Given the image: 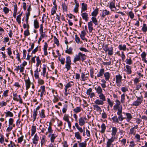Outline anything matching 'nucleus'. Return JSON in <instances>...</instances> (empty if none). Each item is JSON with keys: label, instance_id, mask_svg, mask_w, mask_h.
I'll return each mask as SVG.
<instances>
[{"label": "nucleus", "instance_id": "nucleus-34", "mask_svg": "<svg viewBox=\"0 0 147 147\" xmlns=\"http://www.w3.org/2000/svg\"><path fill=\"white\" fill-rule=\"evenodd\" d=\"M100 99L102 100L103 102L106 100V98L105 96L102 93L99 94V96Z\"/></svg>", "mask_w": 147, "mask_h": 147}, {"label": "nucleus", "instance_id": "nucleus-59", "mask_svg": "<svg viewBox=\"0 0 147 147\" xmlns=\"http://www.w3.org/2000/svg\"><path fill=\"white\" fill-rule=\"evenodd\" d=\"M73 82H70L68 83L65 86V88H69L71 87L72 85L71 84V83H73Z\"/></svg>", "mask_w": 147, "mask_h": 147}, {"label": "nucleus", "instance_id": "nucleus-11", "mask_svg": "<svg viewBox=\"0 0 147 147\" xmlns=\"http://www.w3.org/2000/svg\"><path fill=\"white\" fill-rule=\"evenodd\" d=\"M81 16L83 19L85 20L86 22L88 21L89 19L88 14L86 13H83L81 14Z\"/></svg>", "mask_w": 147, "mask_h": 147}, {"label": "nucleus", "instance_id": "nucleus-41", "mask_svg": "<svg viewBox=\"0 0 147 147\" xmlns=\"http://www.w3.org/2000/svg\"><path fill=\"white\" fill-rule=\"evenodd\" d=\"M81 111V108L80 107H77L73 109V111L76 113L80 112Z\"/></svg>", "mask_w": 147, "mask_h": 147}, {"label": "nucleus", "instance_id": "nucleus-33", "mask_svg": "<svg viewBox=\"0 0 147 147\" xmlns=\"http://www.w3.org/2000/svg\"><path fill=\"white\" fill-rule=\"evenodd\" d=\"M34 24L35 28L37 29L39 27V23L37 20H35L34 21Z\"/></svg>", "mask_w": 147, "mask_h": 147}, {"label": "nucleus", "instance_id": "nucleus-2", "mask_svg": "<svg viewBox=\"0 0 147 147\" xmlns=\"http://www.w3.org/2000/svg\"><path fill=\"white\" fill-rule=\"evenodd\" d=\"M122 76L120 74L117 75L116 76V82L117 85L119 87H120L122 84Z\"/></svg>", "mask_w": 147, "mask_h": 147}, {"label": "nucleus", "instance_id": "nucleus-10", "mask_svg": "<svg viewBox=\"0 0 147 147\" xmlns=\"http://www.w3.org/2000/svg\"><path fill=\"white\" fill-rule=\"evenodd\" d=\"M32 140L33 143L35 145L37 144L39 140V137L36 134L35 135L33 138L32 139Z\"/></svg>", "mask_w": 147, "mask_h": 147}, {"label": "nucleus", "instance_id": "nucleus-58", "mask_svg": "<svg viewBox=\"0 0 147 147\" xmlns=\"http://www.w3.org/2000/svg\"><path fill=\"white\" fill-rule=\"evenodd\" d=\"M59 61H60L61 63L63 65L65 63V59L64 58H61V59L60 58V57L59 56Z\"/></svg>", "mask_w": 147, "mask_h": 147}, {"label": "nucleus", "instance_id": "nucleus-55", "mask_svg": "<svg viewBox=\"0 0 147 147\" xmlns=\"http://www.w3.org/2000/svg\"><path fill=\"white\" fill-rule=\"evenodd\" d=\"M71 64L66 63L65 66V68L67 69V71H68L70 69L71 67L70 65Z\"/></svg>", "mask_w": 147, "mask_h": 147}, {"label": "nucleus", "instance_id": "nucleus-24", "mask_svg": "<svg viewBox=\"0 0 147 147\" xmlns=\"http://www.w3.org/2000/svg\"><path fill=\"white\" fill-rule=\"evenodd\" d=\"M95 103L97 105H103L104 103L102 100L100 99H97L94 101Z\"/></svg>", "mask_w": 147, "mask_h": 147}, {"label": "nucleus", "instance_id": "nucleus-37", "mask_svg": "<svg viewBox=\"0 0 147 147\" xmlns=\"http://www.w3.org/2000/svg\"><path fill=\"white\" fill-rule=\"evenodd\" d=\"M5 113L6 114L5 116L6 117H13V113L9 111H8L7 112Z\"/></svg>", "mask_w": 147, "mask_h": 147}, {"label": "nucleus", "instance_id": "nucleus-36", "mask_svg": "<svg viewBox=\"0 0 147 147\" xmlns=\"http://www.w3.org/2000/svg\"><path fill=\"white\" fill-rule=\"evenodd\" d=\"M87 144L86 141H84L83 142L79 143L78 146L79 147H86Z\"/></svg>", "mask_w": 147, "mask_h": 147}, {"label": "nucleus", "instance_id": "nucleus-13", "mask_svg": "<svg viewBox=\"0 0 147 147\" xmlns=\"http://www.w3.org/2000/svg\"><path fill=\"white\" fill-rule=\"evenodd\" d=\"M48 47V45L47 42H45V44L44 46L43 51H44V55L46 56L48 54L47 52V48Z\"/></svg>", "mask_w": 147, "mask_h": 147}, {"label": "nucleus", "instance_id": "nucleus-7", "mask_svg": "<svg viewBox=\"0 0 147 147\" xmlns=\"http://www.w3.org/2000/svg\"><path fill=\"white\" fill-rule=\"evenodd\" d=\"M115 102H116V104L113 107V109L114 110H117V111H118V109H119L121 108L122 109V107L121 106V107H119V105H120L121 103L120 101L118 100H116Z\"/></svg>", "mask_w": 147, "mask_h": 147}, {"label": "nucleus", "instance_id": "nucleus-43", "mask_svg": "<svg viewBox=\"0 0 147 147\" xmlns=\"http://www.w3.org/2000/svg\"><path fill=\"white\" fill-rule=\"evenodd\" d=\"M7 53L10 56V57L12 59H13V57L12 56H11L10 55L12 54V52L11 50V48L10 47H9L7 48Z\"/></svg>", "mask_w": 147, "mask_h": 147}, {"label": "nucleus", "instance_id": "nucleus-20", "mask_svg": "<svg viewBox=\"0 0 147 147\" xmlns=\"http://www.w3.org/2000/svg\"><path fill=\"white\" fill-rule=\"evenodd\" d=\"M39 115L42 118H45L46 117V115H45V110L44 109L42 110L41 111L39 112Z\"/></svg>", "mask_w": 147, "mask_h": 147}, {"label": "nucleus", "instance_id": "nucleus-48", "mask_svg": "<svg viewBox=\"0 0 147 147\" xmlns=\"http://www.w3.org/2000/svg\"><path fill=\"white\" fill-rule=\"evenodd\" d=\"M109 8L111 9H112L113 8H114L115 9H116V8L115 6L114 2L112 1L110 3L109 5Z\"/></svg>", "mask_w": 147, "mask_h": 147}, {"label": "nucleus", "instance_id": "nucleus-40", "mask_svg": "<svg viewBox=\"0 0 147 147\" xmlns=\"http://www.w3.org/2000/svg\"><path fill=\"white\" fill-rule=\"evenodd\" d=\"M34 76L36 79L39 78V73L38 72V68L36 69V71H34Z\"/></svg>", "mask_w": 147, "mask_h": 147}, {"label": "nucleus", "instance_id": "nucleus-16", "mask_svg": "<svg viewBox=\"0 0 147 147\" xmlns=\"http://www.w3.org/2000/svg\"><path fill=\"white\" fill-rule=\"evenodd\" d=\"M95 90H96V92L98 94L102 93V88L100 86L95 87Z\"/></svg>", "mask_w": 147, "mask_h": 147}, {"label": "nucleus", "instance_id": "nucleus-38", "mask_svg": "<svg viewBox=\"0 0 147 147\" xmlns=\"http://www.w3.org/2000/svg\"><path fill=\"white\" fill-rule=\"evenodd\" d=\"M68 46H67V50L65 51V52L66 53L70 54H72V49L71 47H69V49H68Z\"/></svg>", "mask_w": 147, "mask_h": 147}, {"label": "nucleus", "instance_id": "nucleus-17", "mask_svg": "<svg viewBox=\"0 0 147 147\" xmlns=\"http://www.w3.org/2000/svg\"><path fill=\"white\" fill-rule=\"evenodd\" d=\"M99 9L98 8L95 9L92 13L91 15L93 17H96L98 14Z\"/></svg>", "mask_w": 147, "mask_h": 147}, {"label": "nucleus", "instance_id": "nucleus-53", "mask_svg": "<svg viewBox=\"0 0 147 147\" xmlns=\"http://www.w3.org/2000/svg\"><path fill=\"white\" fill-rule=\"evenodd\" d=\"M45 32H43V30L40 32V33L41 38H44L46 36Z\"/></svg>", "mask_w": 147, "mask_h": 147}, {"label": "nucleus", "instance_id": "nucleus-49", "mask_svg": "<svg viewBox=\"0 0 147 147\" xmlns=\"http://www.w3.org/2000/svg\"><path fill=\"white\" fill-rule=\"evenodd\" d=\"M112 119L113 121L117 123H119V119L117 116H115L112 118Z\"/></svg>", "mask_w": 147, "mask_h": 147}, {"label": "nucleus", "instance_id": "nucleus-57", "mask_svg": "<svg viewBox=\"0 0 147 147\" xmlns=\"http://www.w3.org/2000/svg\"><path fill=\"white\" fill-rule=\"evenodd\" d=\"M54 42L55 44H56L57 46H58L59 45V41L58 39L55 36H54Z\"/></svg>", "mask_w": 147, "mask_h": 147}, {"label": "nucleus", "instance_id": "nucleus-51", "mask_svg": "<svg viewBox=\"0 0 147 147\" xmlns=\"http://www.w3.org/2000/svg\"><path fill=\"white\" fill-rule=\"evenodd\" d=\"M66 63L71 64V58L69 56L67 57L66 61Z\"/></svg>", "mask_w": 147, "mask_h": 147}, {"label": "nucleus", "instance_id": "nucleus-30", "mask_svg": "<svg viewBox=\"0 0 147 147\" xmlns=\"http://www.w3.org/2000/svg\"><path fill=\"white\" fill-rule=\"evenodd\" d=\"M62 6L63 12L67 11V5L65 3H62Z\"/></svg>", "mask_w": 147, "mask_h": 147}, {"label": "nucleus", "instance_id": "nucleus-21", "mask_svg": "<svg viewBox=\"0 0 147 147\" xmlns=\"http://www.w3.org/2000/svg\"><path fill=\"white\" fill-rule=\"evenodd\" d=\"M105 72V69L103 68L101 69L99 72V74H97V77H100L102 76Z\"/></svg>", "mask_w": 147, "mask_h": 147}, {"label": "nucleus", "instance_id": "nucleus-29", "mask_svg": "<svg viewBox=\"0 0 147 147\" xmlns=\"http://www.w3.org/2000/svg\"><path fill=\"white\" fill-rule=\"evenodd\" d=\"M104 75L105 80L107 81L108 80L110 77V73L108 72H106L104 73Z\"/></svg>", "mask_w": 147, "mask_h": 147}, {"label": "nucleus", "instance_id": "nucleus-31", "mask_svg": "<svg viewBox=\"0 0 147 147\" xmlns=\"http://www.w3.org/2000/svg\"><path fill=\"white\" fill-rule=\"evenodd\" d=\"M125 67L127 69L126 71L127 74H131V67L128 65H126Z\"/></svg>", "mask_w": 147, "mask_h": 147}, {"label": "nucleus", "instance_id": "nucleus-12", "mask_svg": "<svg viewBox=\"0 0 147 147\" xmlns=\"http://www.w3.org/2000/svg\"><path fill=\"white\" fill-rule=\"evenodd\" d=\"M110 14V12L107 9H105L102 10V13L101 17L102 18H104L106 15H108Z\"/></svg>", "mask_w": 147, "mask_h": 147}, {"label": "nucleus", "instance_id": "nucleus-39", "mask_svg": "<svg viewBox=\"0 0 147 147\" xmlns=\"http://www.w3.org/2000/svg\"><path fill=\"white\" fill-rule=\"evenodd\" d=\"M22 12H21L18 16H17L16 20L19 24L21 23V17L22 15Z\"/></svg>", "mask_w": 147, "mask_h": 147}, {"label": "nucleus", "instance_id": "nucleus-44", "mask_svg": "<svg viewBox=\"0 0 147 147\" xmlns=\"http://www.w3.org/2000/svg\"><path fill=\"white\" fill-rule=\"evenodd\" d=\"M129 59H126L125 62L127 64L130 65L132 64V61L130 57H129Z\"/></svg>", "mask_w": 147, "mask_h": 147}, {"label": "nucleus", "instance_id": "nucleus-8", "mask_svg": "<svg viewBox=\"0 0 147 147\" xmlns=\"http://www.w3.org/2000/svg\"><path fill=\"white\" fill-rule=\"evenodd\" d=\"M25 81L26 85V90H27L30 88V84H33V83L31 82L29 77L27 80H25Z\"/></svg>", "mask_w": 147, "mask_h": 147}, {"label": "nucleus", "instance_id": "nucleus-35", "mask_svg": "<svg viewBox=\"0 0 147 147\" xmlns=\"http://www.w3.org/2000/svg\"><path fill=\"white\" fill-rule=\"evenodd\" d=\"M91 19L92 22H93L95 25L98 24V21L95 17H92Z\"/></svg>", "mask_w": 147, "mask_h": 147}, {"label": "nucleus", "instance_id": "nucleus-60", "mask_svg": "<svg viewBox=\"0 0 147 147\" xmlns=\"http://www.w3.org/2000/svg\"><path fill=\"white\" fill-rule=\"evenodd\" d=\"M24 34L25 36L26 37L30 35V33L28 30L27 29L26 30L24 31Z\"/></svg>", "mask_w": 147, "mask_h": 147}, {"label": "nucleus", "instance_id": "nucleus-50", "mask_svg": "<svg viewBox=\"0 0 147 147\" xmlns=\"http://www.w3.org/2000/svg\"><path fill=\"white\" fill-rule=\"evenodd\" d=\"M108 45H105L103 46L102 48L104 51L107 52L109 50V48L108 47Z\"/></svg>", "mask_w": 147, "mask_h": 147}, {"label": "nucleus", "instance_id": "nucleus-45", "mask_svg": "<svg viewBox=\"0 0 147 147\" xmlns=\"http://www.w3.org/2000/svg\"><path fill=\"white\" fill-rule=\"evenodd\" d=\"M37 113L38 111H36L35 110H33V118H34V120L33 121V122L36 119Z\"/></svg>", "mask_w": 147, "mask_h": 147}, {"label": "nucleus", "instance_id": "nucleus-63", "mask_svg": "<svg viewBox=\"0 0 147 147\" xmlns=\"http://www.w3.org/2000/svg\"><path fill=\"white\" fill-rule=\"evenodd\" d=\"M40 89L41 91V93H45V86H41Z\"/></svg>", "mask_w": 147, "mask_h": 147}, {"label": "nucleus", "instance_id": "nucleus-27", "mask_svg": "<svg viewBox=\"0 0 147 147\" xmlns=\"http://www.w3.org/2000/svg\"><path fill=\"white\" fill-rule=\"evenodd\" d=\"M75 40L76 42L78 44H82V41H80V38L78 36L77 34L75 36Z\"/></svg>", "mask_w": 147, "mask_h": 147}, {"label": "nucleus", "instance_id": "nucleus-62", "mask_svg": "<svg viewBox=\"0 0 147 147\" xmlns=\"http://www.w3.org/2000/svg\"><path fill=\"white\" fill-rule=\"evenodd\" d=\"M136 145L134 141L132 140L130 142L129 146L130 147H134Z\"/></svg>", "mask_w": 147, "mask_h": 147}, {"label": "nucleus", "instance_id": "nucleus-64", "mask_svg": "<svg viewBox=\"0 0 147 147\" xmlns=\"http://www.w3.org/2000/svg\"><path fill=\"white\" fill-rule=\"evenodd\" d=\"M3 11L5 14H7L9 12V9L8 8L6 7H5L3 8Z\"/></svg>", "mask_w": 147, "mask_h": 147}, {"label": "nucleus", "instance_id": "nucleus-42", "mask_svg": "<svg viewBox=\"0 0 147 147\" xmlns=\"http://www.w3.org/2000/svg\"><path fill=\"white\" fill-rule=\"evenodd\" d=\"M113 49L112 47H111L110 48L109 50H108V54L109 55H112L113 54Z\"/></svg>", "mask_w": 147, "mask_h": 147}, {"label": "nucleus", "instance_id": "nucleus-4", "mask_svg": "<svg viewBox=\"0 0 147 147\" xmlns=\"http://www.w3.org/2000/svg\"><path fill=\"white\" fill-rule=\"evenodd\" d=\"M14 122V119L12 118H10L9 119V126L7 128L6 130L7 132L10 131L13 128L12 125Z\"/></svg>", "mask_w": 147, "mask_h": 147}, {"label": "nucleus", "instance_id": "nucleus-3", "mask_svg": "<svg viewBox=\"0 0 147 147\" xmlns=\"http://www.w3.org/2000/svg\"><path fill=\"white\" fill-rule=\"evenodd\" d=\"M115 139V138L114 137H112L111 138L108 139V141L107 142V146L106 147H113V145L112 144Z\"/></svg>", "mask_w": 147, "mask_h": 147}, {"label": "nucleus", "instance_id": "nucleus-23", "mask_svg": "<svg viewBox=\"0 0 147 147\" xmlns=\"http://www.w3.org/2000/svg\"><path fill=\"white\" fill-rule=\"evenodd\" d=\"M118 48L120 50H123L125 51L126 49V46L125 45H119L118 47Z\"/></svg>", "mask_w": 147, "mask_h": 147}, {"label": "nucleus", "instance_id": "nucleus-1", "mask_svg": "<svg viewBox=\"0 0 147 147\" xmlns=\"http://www.w3.org/2000/svg\"><path fill=\"white\" fill-rule=\"evenodd\" d=\"M86 55L85 54H83L81 52H79L78 55H77L75 57L73 62L76 63L77 61L81 60L82 62L86 59Z\"/></svg>", "mask_w": 147, "mask_h": 147}, {"label": "nucleus", "instance_id": "nucleus-26", "mask_svg": "<svg viewBox=\"0 0 147 147\" xmlns=\"http://www.w3.org/2000/svg\"><path fill=\"white\" fill-rule=\"evenodd\" d=\"M94 109L95 110L97 111H102L100 107L98 105H93Z\"/></svg>", "mask_w": 147, "mask_h": 147}, {"label": "nucleus", "instance_id": "nucleus-28", "mask_svg": "<svg viewBox=\"0 0 147 147\" xmlns=\"http://www.w3.org/2000/svg\"><path fill=\"white\" fill-rule=\"evenodd\" d=\"M125 115L127 116V121H129L132 118L131 114L129 113H125Z\"/></svg>", "mask_w": 147, "mask_h": 147}, {"label": "nucleus", "instance_id": "nucleus-25", "mask_svg": "<svg viewBox=\"0 0 147 147\" xmlns=\"http://www.w3.org/2000/svg\"><path fill=\"white\" fill-rule=\"evenodd\" d=\"M31 134L32 136H33L34 134L36 131V127L35 126L33 125L31 129Z\"/></svg>", "mask_w": 147, "mask_h": 147}, {"label": "nucleus", "instance_id": "nucleus-32", "mask_svg": "<svg viewBox=\"0 0 147 147\" xmlns=\"http://www.w3.org/2000/svg\"><path fill=\"white\" fill-rule=\"evenodd\" d=\"M101 130L100 131V132L102 133H103L105 131L106 127L105 124L102 123L101 126Z\"/></svg>", "mask_w": 147, "mask_h": 147}, {"label": "nucleus", "instance_id": "nucleus-54", "mask_svg": "<svg viewBox=\"0 0 147 147\" xmlns=\"http://www.w3.org/2000/svg\"><path fill=\"white\" fill-rule=\"evenodd\" d=\"M121 138H120L119 139V141L121 142V143H122L124 146H125L126 142V139H123L121 140Z\"/></svg>", "mask_w": 147, "mask_h": 147}, {"label": "nucleus", "instance_id": "nucleus-52", "mask_svg": "<svg viewBox=\"0 0 147 147\" xmlns=\"http://www.w3.org/2000/svg\"><path fill=\"white\" fill-rule=\"evenodd\" d=\"M56 138V136L54 134H52L51 138V141L52 143H53L54 141V140Z\"/></svg>", "mask_w": 147, "mask_h": 147}, {"label": "nucleus", "instance_id": "nucleus-47", "mask_svg": "<svg viewBox=\"0 0 147 147\" xmlns=\"http://www.w3.org/2000/svg\"><path fill=\"white\" fill-rule=\"evenodd\" d=\"M142 30L144 32H146L147 31V25L146 24H143Z\"/></svg>", "mask_w": 147, "mask_h": 147}, {"label": "nucleus", "instance_id": "nucleus-46", "mask_svg": "<svg viewBox=\"0 0 147 147\" xmlns=\"http://www.w3.org/2000/svg\"><path fill=\"white\" fill-rule=\"evenodd\" d=\"M57 10V7H53L51 10V14L52 15H53L55 13L56 11Z\"/></svg>", "mask_w": 147, "mask_h": 147}, {"label": "nucleus", "instance_id": "nucleus-18", "mask_svg": "<svg viewBox=\"0 0 147 147\" xmlns=\"http://www.w3.org/2000/svg\"><path fill=\"white\" fill-rule=\"evenodd\" d=\"M117 132V128L115 127H112L111 135L113 137V136H114L116 135Z\"/></svg>", "mask_w": 147, "mask_h": 147}, {"label": "nucleus", "instance_id": "nucleus-61", "mask_svg": "<svg viewBox=\"0 0 147 147\" xmlns=\"http://www.w3.org/2000/svg\"><path fill=\"white\" fill-rule=\"evenodd\" d=\"M23 138L24 136L23 135L19 138L18 139V142L21 143L23 140Z\"/></svg>", "mask_w": 147, "mask_h": 147}, {"label": "nucleus", "instance_id": "nucleus-15", "mask_svg": "<svg viewBox=\"0 0 147 147\" xmlns=\"http://www.w3.org/2000/svg\"><path fill=\"white\" fill-rule=\"evenodd\" d=\"M92 26L93 24L92 21H90L88 23V28L90 32H91L93 30V28Z\"/></svg>", "mask_w": 147, "mask_h": 147}, {"label": "nucleus", "instance_id": "nucleus-5", "mask_svg": "<svg viewBox=\"0 0 147 147\" xmlns=\"http://www.w3.org/2000/svg\"><path fill=\"white\" fill-rule=\"evenodd\" d=\"M87 118L85 117H81L79 119V125L81 126L84 125L85 123Z\"/></svg>", "mask_w": 147, "mask_h": 147}, {"label": "nucleus", "instance_id": "nucleus-19", "mask_svg": "<svg viewBox=\"0 0 147 147\" xmlns=\"http://www.w3.org/2000/svg\"><path fill=\"white\" fill-rule=\"evenodd\" d=\"M87 5L84 3H82V11H82H84L87 10Z\"/></svg>", "mask_w": 147, "mask_h": 147}, {"label": "nucleus", "instance_id": "nucleus-56", "mask_svg": "<svg viewBox=\"0 0 147 147\" xmlns=\"http://www.w3.org/2000/svg\"><path fill=\"white\" fill-rule=\"evenodd\" d=\"M107 102L111 107H112L113 104V102H112L109 98H107Z\"/></svg>", "mask_w": 147, "mask_h": 147}, {"label": "nucleus", "instance_id": "nucleus-14", "mask_svg": "<svg viewBox=\"0 0 147 147\" xmlns=\"http://www.w3.org/2000/svg\"><path fill=\"white\" fill-rule=\"evenodd\" d=\"M75 136L77 139H79L80 141H78V142L79 143L81 141V137L79 132H76L75 133Z\"/></svg>", "mask_w": 147, "mask_h": 147}, {"label": "nucleus", "instance_id": "nucleus-6", "mask_svg": "<svg viewBox=\"0 0 147 147\" xmlns=\"http://www.w3.org/2000/svg\"><path fill=\"white\" fill-rule=\"evenodd\" d=\"M122 109H121V108H120L118 109V111H117V114L119 115L118 118L119 120L121 121H122L125 118V117H123L122 114Z\"/></svg>", "mask_w": 147, "mask_h": 147}, {"label": "nucleus", "instance_id": "nucleus-22", "mask_svg": "<svg viewBox=\"0 0 147 147\" xmlns=\"http://www.w3.org/2000/svg\"><path fill=\"white\" fill-rule=\"evenodd\" d=\"M81 79L80 80L85 81L87 80L85 75V74L83 72H82L81 74Z\"/></svg>", "mask_w": 147, "mask_h": 147}, {"label": "nucleus", "instance_id": "nucleus-9", "mask_svg": "<svg viewBox=\"0 0 147 147\" xmlns=\"http://www.w3.org/2000/svg\"><path fill=\"white\" fill-rule=\"evenodd\" d=\"M142 100H141L140 97L138 98L137 100L134 101L133 103L134 105L135 106H138L140 105L142 103Z\"/></svg>", "mask_w": 147, "mask_h": 147}]
</instances>
